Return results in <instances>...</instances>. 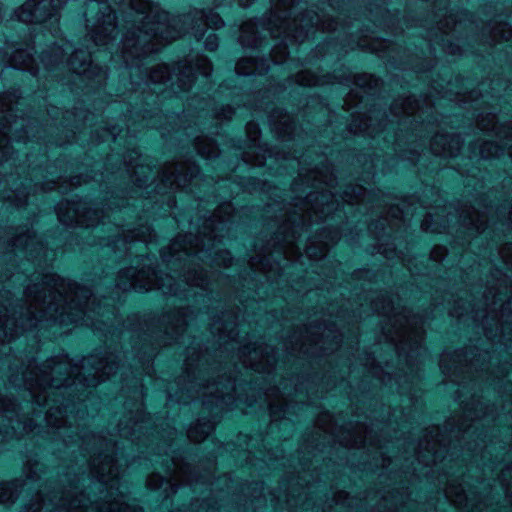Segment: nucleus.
<instances>
[{"instance_id": "12", "label": "nucleus", "mask_w": 512, "mask_h": 512, "mask_svg": "<svg viewBox=\"0 0 512 512\" xmlns=\"http://www.w3.org/2000/svg\"><path fill=\"white\" fill-rule=\"evenodd\" d=\"M269 33L272 37H280L283 35L285 38H298L295 35V33L290 29V27H288V24L286 22H282L279 29L269 28Z\"/></svg>"}, {"instance_id": "18", "label": "nucleus", "mask_w": 512, "mask_h": 512, "mask_svg": "<svg viewBox=\"0 0 512 512\" xmlns=\"http://www.w3.org/2000/svg\"><path fill=\"white\" fill-rule=\"evenodd\" d=\"M445 493H446V496H447L451 501H454V502H456V503H461V502H462V500H463V498H462V496H461L460 492H458V491H456V492H455V496H456V498H455V499H453L454 491H453V488H452V487H448V488L446 489Z\"/></svg>"}, {"instance_id": "13", "label": "nucleus", "mask_w": 512, "mask_h": 512, "mask_svg": "<svg viewBox=\"0 0 512 512\" xmlns=\"http://www.w3.org/2000/svg\"><path fill=\"white\" fill-rule=\"evenodd\" d=\"M14 497L10 483H0V502L6 503L12 501Z\"/></svg>"}, {"instance_id": "21", "label": "nucleus", "mask_w": 512, "mask_h": 512, "mask_svg": "<svg viewBox=\"0 0 512 512\" xmlns=\"http://www.w3.org/2000/svg\"><path fill=\"white\" fill-rule=\"evenodd\" d=\"M299 82H301V84L303 85H307V86H311V85H315L317 83V81L315 79H305L304 78V75H301L299 77Z\"/></svg>"}, {"instance_id": "28", "label": "nucleus", "mask_w": 512, "mask_h": 512, "mask_svg": "<svg viewBox=\"0 0 512 512\" xmlns=\"http://www.w3.org/2000/svg\"><path fill=\"white\" fill-rule=\"evenodd\" d=\"M144 289H145V290H149V289H151V286L149 285V286H147V287H144Z\"/></svg>"}, {"instance_id": "5", "label": "nucleus", "mask_w": 512, "mask_h": 512, "mask_svg": "<svg viewBox=\"0 0 512 512\" xmlns=\"http://www.w3.org/2000/svg\"><path fill=\"white\" fill-rule=\"evenodd\" d=\"M43 291L34 297L36 307L44 305V312L52 315V312L58 313L60 302H66L68 299L66 288L70 284L58 276L47 277ZM71 290V288H69Z\"/></svg>"}, {"instance_id": "25", "label": "nucleus", "mask_w": 512, "mask_h": 512, "mask_svg": "<svg viewBox=\"0 0 512 512\" xmlns=\"http://www.w3.org/2000/svg\"><path fill=\"white\" fill-rule=\"evenodd\" d=\"M32 293H33L32 289L28 288V291H27L28 296H31Z\"/></svg>"}, {"instance_id": "22", "label": "nucleus", "mask_w": 512, "mask_h": 512, "mask_svg": "<svg viewBox=\"0 0 512 512\" xmlns=\"http://www.w3.org/2000/svg\"><path fill=\"white\" fill-rule=\"evenodd\" d=\"M290 3L291 0H284L282 4L275 3V8L277 10H280L282 7H287L288 5H290Z\"/></svg>"}, {"instance_id": "15", "label": "nucleus", "mask_w": 512, "mask_h": 512, "mask_svg": "<svg viewBox=\"0 0 512 512\" xmlns=\"http://www.w3.org/2000/svg\"><path fill=\"white\" fill-rule=\"evenodd\" d=\"M71 50V45L69 44H65V48H62V47H59L57 48V52H55V59L53 60V62H63L64 60V56L66 54H68V52H70Z\"/></svg>"}, {"instance_id": "29", "label": "nucleus", "mask_w": 512, "mask_h": 512, "mask_svg": "<svg viewBox=\"0 0 512 512\" xmlns=\"http://www.w3.org/2000/svg\"><path fill=\"white\" fill-rule=\"evenodd\" d=\"M283 54H286V47H283Z\"/></svg>"}, {"instance_id": "10", "label": "nucleus", "mask_w": 512, "mask_h": 512, "mask_svg": "<svg viewBox=\"0 0 512 512\" xmlns=\"http://www.w3.org/2000/svg\"><path fill=\"white\" fill-rule=\"evenodd\" d=\"M235 70L238 74L249 75L258 73L260 70L257 67L256 61L251 58H243L236 64Z\"/></svg>"}, {"instance_id": "23", "label": "nucleus", "mask_w": 512, "mask_h": 512, "mask_svg": "<svg viewBox=\"0 0 512 512\" xmlns=\"http://www.w3.org/2000/svg\"><path fill=\"white\" fill-rule=\"evenodd\" d=\"M238 1H239V4L243 7H247L253 2V0H238Z\"/></svg>"}, {"instance_id": "14", "label": "nucleus", "mask_w": 512, "mask_h": 512, "mask_svg": "<svg viewBox=\"0 0 512 512\" xmlns=\"http://www.w3.org/2000/svg\"><path fill=\"white\" fill-rule=\"evenodd\" d=\"M196 429L197 427H192L188 431V437L193 441H201L205 438L206 435H208L211 432V426H205V431H203V435L197 436Z\"/></svg>"}, {"instance_id": "19", "label": "nucleus", "mask_w": 512, "mask_h": 512, "mask_svg": "<svg viewBox=\"0 0 512 512\" xmlns=\"http://www.w3.org/2000/svg\"><path fill=\"white\" fill-rule=\"evenodd\" d=\"M247 131L253 140H255L257 138L258 133H259L257 125H255L253 123H249L247 125Z\"/></svg>"}, {"instance_id": "16", "label": "nucleus", "mask_w": 512, "mask_h": 512, "mask_svg": "<svg viewBox=\"0 0 512 512\" xmlns=\"http://www.w3.org/2000/svg\"><path fill=\"white\" fill-rule=\"evenodd\" d=\"M217 37L215 34L209 35L205 42L206 49L213 51L217 48Z\"/></svg>"}, {"instance_id": "4", "label": "nucleus", "mask_w": 512, "mask_h": 512, "mask_svg": "<svg viewBox=\"0 0 512 512\" xmlns=\"http://www.w3.org/2000/svg\"><path fill=\"white\" fill-rule=\"evenodd\" d=\"M212 70L211 63L206 57H198L194 66H191L184 71H179L178 74H172L168 65L160 64L154 67L150 73V80L154 83H166L171 81L173 83L174 77L176 78L177 86L181 90H186L195 78V75L201 74L205 77L210 75Z\"/></svg>"}, {"instance_id": "2", "label": "nucleus", "mask_w": 512, "mask_h": 512, "mask_svg": "<svg viewBox=\"0 0 512 512\" xmlns=\"http://www.w3.org/2000/svg\"><path fill=\"white\" fill-rule=\"evenodd\" d=\"M92 473L103 486L101 491L103 496L91 501L90 506L84 504L82 500H75L70 508L92 509L95 512H126L122 507L124 495L120 492L118 469L113 457L105 455L101 459H94Z\"/></svg>"}, {"instance_id": "11", "label": "nucleus", "mask_w": 512, "mask_h": 512, "mask_svg": "<svg viewBox=\"0 0 512 512\" xmlns=\"http://www.w3.org/2000/svg\"><path fill=\"white\" fill-rule=\"evenodd\" d=\"M147 485L150 489L156 490L160 489L164 486H169L173 489V484L171 483V479H165L161 475L157 473H153L147 479Z\"/></svg>"}, {"instance_id": "27", "label": "nucleus", "mask_w": 512, "mask_h": 512, "mask_svg": "<svg viewBox=\"0 0 512 512\" xmlns=\"http://www.w3.org/2000/svg\"><path fill=\"white\" fill-rule=\"evenodd\" d=\"M124 46H125V48H128V47H129V43H128V42H125V43H124Z\"/></svg>"}, {"instance_id": "9", "label": "nucleus", "mask_w": 512, "mask_h": 512, "mask_svg": "<svg viewBox=\"0 0 512 512\" xmlns=\"http://www.w3.org/2000/svg\"><path fill=\"white\" fill-rule=\"evenodd\" d=\"M257 23L255 21H249L241 26L240 41L244 46L256 47L258 40L256 37Z\"/></svg>"}, {"instance_id": "8", "label": "nucleus", "mask_w": 512, "mask_h": 512, "mask_svg": "<svg viewBox=\"0 0 512 512\" xmlns=\"http://www.w3.org/2000/svg\"><path fill=\"white\" fill-rule=\"evenodd\" d=\"M10 63L14 67L29 70L33 74L37 73V69L34 67V58L26 50H17L11 57Z\"/></svg>"}, {"instance_id": "26", "label": "nucleus", "mask_w": 512, "mask_h": 512, "mask_svg": "<svg viewBox=\"0 0 512 512\" xmlns=\"http://www.w3.org/2000/svg\"><path fill=\"white\" fill-rule=\"evenodd\" d=\"M59 317H60V322H63L64 319H63V314L62 313L59 315Z\"/></svg>"}, {"instance_id": "3", "label": "nucleus", "mask_w": 512, "mask_h": 512, "mask_svg": "<svg viewBox=\"0 0 512 512\" xmlns=\"http://www.w3.org/2000/svg\"><path fill=\"white\" fill-rule=\"evenodd\" d=\"M130 6L137 14L144 15L142 28L133 44L135 51H138L137 45H141L143 54L156 52L163 42L168 43L180 36L179 33L172 32V27L166 24L168 15L165 12H158L149 1L131 0Z\"/></svg>"}, {"instance_id": "1", "label": "nucleus", "mask_w": 512, "mask_h": 512, "mask_svg": "<svg viewBox=\"0 0 512 512\" xmlns=\"http://www.w3.org/2000/svg\"><path fill=\"white\" fill-rule=\"evenodd\" d=\"M67 0H28L16 12L19 21L24 23H46L49 29L59 21L58 11ZM108 0H88L90 9L99 8L101 17L97 19L90 32V38L96 46H104L114 39L116 32V17Z\"/></svg>"}, {"instance_id": "20", "label": "nucleus", "mask_w": 512, "mask_h": 512, "mask_svg": "<svg viewBox=\"0 0 512 512\" xmlns=\"http://www.w3.org/2000/svg\"><path fill=\"white\" fill-rule=\"evenodd\" d=\"M444 254H445V249L440 247V248H435L432 251L431 256L435 260H440Z\"/></svg>"}, {"instance_id": "24", "label": "nucleus", "mask_w": 512, "mask_h": 512, "mask_svg": "<svg viewBox=\"0 0 512 512\" xmlns=\"http://www.w3.org/2000/svg\"><path fill=\"white\" fill-rule=\"evenodd\" d=\"M273 57H274L275 62H282L284 60V57H280V58H278L276 56H273Z\"/></svg>"}, {"instance_id": "6", "label": "nucleus", "mask_w": 512, "mask_h": 512, "mask_svg": "<svg viewBox=\"0 0 512 512\" xmlns=\"http://www.w3.org/2000/svg\"><path fill=\"white\" fill-rule=\"evenodd\" d=\"M196 16H197L198 20L201 21L200 24H197V27H193V29L196 30L195 36L197 38H201L204 34L202 25L208 26L212 29H219L224 25V22L221 19V17L212 11H209V13H207V14L204 13L203 11L196 12Z\"/></svg>"}, {"instance_id": "7", "label": "nucleus", "mask_w": 512, "mask_h": 512, "mask_svg": "<svg viewBox=\"0 0 512 512\" xmlns=\"http://www.w3.org/2000/svg\"><path fill=\"white\" fill-rule=\"evenodd\" d=\"M67 64L76 73H86L91 66V53L77 50L69 56Z\"/></svg>"}, {"instance_id": "17", "label": "nucleus", "mask_w": 512, "mask_h": 512, "mask_svg": "<svg viewBox=\"0 0 512 512\" xmlns=\"http://www.w3.org/2000/svg\"><path fill=\"white\" fill-rule=\"evenodd\" d=\"M38 381H39V385H41V386L49 384L50 386H53V387H60V386L64 385V383H61L57 379H54V378L47 379L46 377H42Z\"/></svg>"}]
</instances>
